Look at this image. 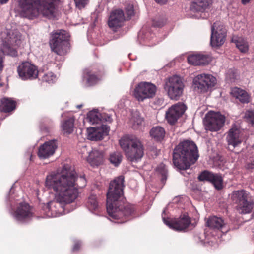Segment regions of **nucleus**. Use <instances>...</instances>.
Returning a JSON list of instances; mask_svg holds the SVG:
<instances>
[{
    "label": "nucleus",
    "instance_id": "f257e3e1",
    "mask_svg": "<svg viewBox=\"0 0 254 254\" xmlns=\"http://www.w3.org/2000/svg\"><path fill=\"white\" fill-rule=\"evenodd\" d=\"M74 169L68 164L61 170L52 172L46 176L45 186L55 192V201L61 205L74 202L79 195V186Z\"/></svg>",
    "mask_w": 254,
    "mask_h": 254
},
{
    "label": "nucleus",
    "instance_id": "f03ea898",
    "mask_svg": "<svg viewBox=\"0 0 254 254\" xmlns=\"http://www.w3.org/2000/svg\"><path fill=\"white\" fill-rule=\"evenodd\" d=\"M124 177L120 176L110 183L107 194V211L109 215L118 223L127 222L134 217V205L121 200L123 194Z\"/></svg>",
    "mask_w": 254,
    "mask_h": 254
},
{
    "label": "nucleus",
    "instance_id": "7ed1b4c3",
    "mask_svg": "<svg viewBox=\"0 0 254 254\" xmlns=\"http://www.w3.org/2000/svg\"><path fill=\"white\" fill-rule=\"evenodd\" d=\"M58 0H20L23 15L32 19L39 13L49 18L56 16L55 2Z\"/></svg>",
    "mask_w": 254,
    "mask_h": 254
},
{
    "label": "nucleus",
    "instance_id": "20e7f679",
    "mask_svg": "<svg viewBox=\"0 0 254 254\" xmlns=\"http://www.w3.org/2000/svg\"><path fill=\"white\" fill-rule=\"evenodd\" d=\"M199 157L196 144H178L173 153L174 165L180 170H186L194 164Z\"/></svg>",
    "mask_w": 254,
    "mask_h": 254
},
{
    "label": "nucleus",
    "instance_id": "39448f33",
    "mask_svg": "<svg viewBox=\"0 0 254 254\" xmlns=\"http://www.w3.org/2000/svg\"><path fill=\"white\" fill-rule=\"evenodd\" d=\"M231 198L240 213L246 214L252 212L254 206V198L249 191L244 189L234 191Z\"/></svg>",
    "mask_w": 254,
    "mask_h": 254
},
{
    "label": "nucleus",
    "instance_id": "423d86ee",
    "mask_svg": "<svg viewBox=\"0 0 254 254\" xmlns=\"http://www.w3.org/2000/svg\"><path fill=\"white\" fill-rule=\"evenodd\" d=\"M1 39L5 53L12 57L17 56V52L14 47L20 44L21 35L19 32L16 29L7 28L1 34Z\"/></svg>",
    "mask_w": 254,
    "mask_h": 254
},
{
    "label": "nucleus",
    "instance_id": "0eeeda50",
    "mask_svg": "<svg viewBox=\"0 0 254 254\" xmlns=\"http://www.w3.org/2000/svg\"><path fill=\"white\" fill-rule=\"evenodd\" d=\"M68 33L64 30H60L54 33L50 41L51 48L58 55H63L67 52L68 43L67 41Z\"/></svg>",
    "mask_w": 254,
    "mask_h": 254
},
{
    "label": "nucleus",
    "instance_id": "6e6552de",
    "mask_svg": "<svg viewBox=\"0 0 254 254\" xmlns=\"http://www.w3.org/2000/svg\"><path fill=\"white\" fill-rule=\"evenodd\" d=\"M184 84L181 78L174 75L166 79L164 89L172 100H178L182 95Z\"/></svg>",
    "mask_w": 254,
    "mask_h": 254
},
{
    "label": "nucleus",
    "instance_id": "1a4fd4ad",
    "mask_svg": "<svg viewBox=\"0 0 254 254\" xmlns=\"http://www.w3.org/2000/svg\"><path fill=\"white\" fill-rule=\"evenodd\" d=\"M123 150L126 157L131 162H137L144 155L142 144H119Z\"/></svg>",
    "mask_w": 254,
    "mask_h": 254
},
{
    "label": "nucleus",
    "instance_id": "9d476101",
    "mask_svg": "<svg viewBox=\"0 0 254 254\" xmlns=\"http://www.w3.org/2000/svg\"><path fill=\"white\" fill-rule=\"evenodd\" d=\"M225 117L218 112H209L206 115L204 124L205 129L211 131H217L223 126Z\"/></svg>",
    "mask_w": 254,
    "mask_h": 254
},
{
    "label": "nucleus",
    "instance_id": "9b49d317",
    "mask_svg": "<svg viewBox=\"0 0 254 254\" xmlns=\"http://www.w3.org/2000/svg\"><path fill=\"white\" fill-rule=\"evenodd\" d=\"M156 91V86L149 82H141L135 88L134 95L138 101L153 97Z\"/></svg>",
    "mask_w": 254,
    "mask_h": 254
},
{
    "label": "nucleus",
    "instance_id": "f8f14e48",
    "mask_svg": "<svg viewBox=\"0 0 254 254\" xmlns=\"http://www.w3.org/2000/svg\"><path fill=\"white\" fill-rule=\"evenodd\" d=\"M193 82L195 90L198 92H205L215 85L216 78L210 74H199L194 77Z\"/></svg>",
    "mask_w": 254,
    "mask_h": 254
},
{
    "label": "nucleus",
    "instance_id": "ddd939ff",
    "mask_svg": "<svg viewBox=\"0 0 254 254\" xmlns=\"http://www.w3.org/2000/svg\"><path fill=\"white\" fill-rule=\"evenodd\" d=\"M163 219L165 224L170 228L179 231L185 230L188 228L191 223L190 218L187 214H184L178 218H175L170 220L165 218H163Z\"/></svg>",
    "mask_w": 254,
    "mask_h": 254
},
{
    "label": "nucleus",
    "instance_id": "4468645a",
    "mask_svg": "<svg viewBox=\"0 0 254 254\" xmlns=\"http://www.w3.org/2000/svg\"><path fill=\"white\" fill-rule=\"evenodd\" d=\"M226 30L219 22H215L211 28V44L212 46H221L225 42Z\"/></svg>",
    "mask_w": 254,
    "mask_h": 254
},
{
    "label": "nucleus",
    "instance_id": "2eb2a0df",
    "mask_svg": "<svg viewBox=\"0 0 254 254\" xmlns=\"http://www.w3.org/2000/svg\"><path fill=\"white\" fill-rule=\"evenodd\" d=\"M17 72L19 77L23 80L35 79L38 76L36 66L28 62L22 63L18 66Z\"/></svg>",
    "mask_w": 254,
    "mask_h": 254
},
{
    "label": "nucleus",
    "instance_id": "dca6fc26",
    "mask_svg": "<svg viewBox=\"0 0 254 254\" xmlns=\"http://www.w3.org/2000/svg\"><path fill=\"white\" fill-rule=\"evenodd\" d=\"M186 109V106L181 102L172 106L166 112V119L168 122L170 124H175L178 118L184 113Z\"/></svg>",
    "mask_w": 254,
    "mask_h": 254
},
{
    "label": "nucleus",
    "instance_id": "f3484780",
    "mask_svg": "<svg viewBox=\"0 0 254 254\" xmlns=\"http://www.w3.org/2000/svg\"><path fill=\"white\" fill-rule=\"evenodd\" d=\"M200 181H208L211 182L218 190L223 188L222 177L218 174H214L212 172L205 170L202 171L198 177Z\"/></svg>",
    "mask_w": 254,
    "mask_h": 254
},
{
    "label": "nucleus",
    "instance_id": "a211bd4d",
    "mask_svg": "<svg viewBox=\"0 0 254 254\" xmlns=\"http://www.w3.org/2000/svg\"><path fill=\"white\" fill-rule=\"evenodd\" d=\"M109 127L102 125L100 127H91L87 129V138L92 141L101 140L103 136L107 135L109 131Z\"/></svg>",
    "mask_w": 254,
    "mask_h": 254
},
{
    "label": "nucleus",
    "instance_id": "6ab92c4d",
    "mask_svg": "<svg viewBox=\"0 0 254 254\" xmlns=\"http://www.w3.org/2000/svg\"><path fill=\"white\" fill-rule=\"evenodd\" d=\"M124 12L121 9L113 10L110 14L108 19V25L114 31L122 27L125 21Z\"/></svg>",
    "mask_w": 254,
    "mask_h": 254
},
{
    "label": "nucleus",
    "instance_id": "aec40b11",
    "mask_svg": "<svg viewBox=\"0 0 254 254\" xmlns=\"http://www.w3.org/2000/svg\"><path fill=\"white\" fill-rule=\"evenodd\" d=\"M15 218L19 221H23L33 216L30 205L27 203H20L14 213Z\"/></svg>",
    "mask_w": 254,
    "mask_h": 254
},
{
    "label": "nucleus",
    "instance_id": "412c9836",
    "mask_svg": "<svg viewBox=\"0 0 254 254\" xmlns=\"http://www.w3.org/2000/svg\"><path fill=\"white\" fill-rule=\"evenodd\" d=\"M211 57L206 54H196L190 55L188 57V61L194 65H204L211 61Z\"/></svg>",
    "mask_w": 254,
    "mask_h": 254
},
{
    "label": "nucleus",
    "instance_id": "4be33fe9",
    "mask_svg": "<svg viewBox=\"0 0 254 254\" xmlns=\"http://www.w3.org/2000/svg\"><path fill=\"white\" fill-rule=\"evenodd\" d=\"M89 154L87 161L93 166H98L102 164L103 159V153L98 150L92 149L91 151H87Z\"/></svg>",
    "mask_w": 254,
    "mask_h": 254
},
{
    "label": "nucleus",
    "instance_id": "5701e85b",
    "mask_svg": "<svg viewBox=\"0 0 254 254\" xmlns=\"http://www.w3.org/2000/svg\"><path fill=\"white\" fill-rule=\"evenodd\" d=\"M56 144H42L39 147L38 155L40 158H46L52 155L56 148Z\"/></svg>",
    "mask_w": 254,
    "mask_h": 254
},
{
    "label": "nucleus",
    "instance_id": "b1692460",
    "mask_svg": "<svg viewBox=\"0 0 254 254\" xmlns=\"http://www.w3.org/2000/svg\"><path fill=\"white\" fill-rule=\"evenodd\" d=\"M212 3V0H195L190 6V10L193 12H203Z\"/></svg>",
    "mask_w": 254,
    "mask_h": 254
},
{
    "label": "nucleus",
    "instance_id": "393cba45",
    "mask_svg": "<svg viewBox=\"0 0 254 254\" xmlns=\"http://www.w3.org/2000/svg\"><path fill=\"white\" fill-rule=\"evenodd\" d=\"M231 94L243 103H247L249 102V96L244 90L238 87H235L231 90Z\"/></svg>",
    "mask_w": 254,
    "mask_h": 254
},
{
    "label": "nucleus",
    "instance_id": "a878e982",
    "mask_svg": "<svg viewBox=\"0 0 254 254\" xmlns=\"http://www.w3.org/2000/svg\"><path fill=\"white\" fill-rule=\"evenodd\" d=\"M240 130L236 127H233L228 132L227 140L228 143H241L239 139Z\"/></svg>",
    "mask_w": 254,
    "mask_h": 254
},
{
    "label": "nucleus",
    "instance_id": "bb28decb",
    "mask_svg": "<svg viewBox=\"0 0 254 254\" xmlns=\"http://www.w3.org/2000/svg\"><path fill=\"white\" fill-rule=\"evenodd\" d=\"M15 102L11 99L4 98L1 99L0 109L4 112H9L15 108Z\"/></svg>",
    "mask_w": 254,
    "mask_h": 254
},
{
    "label": "nucleus",
    "instance_id": "cd10ccee",
    "mask_svg": "<svg viewBox=\"0 0 254 254\" xmlns=\"http://www.w3.org/2000/svg\"><path fill=\"white\" fill-rule=\"evenodd\" d=\"M225 225L224 220L220 217L212 216L207 221V226L212 229H220Z\"/></svg>",
    "mask_w": 254,
    "mask_h": 254
},
{
    "label": "nucleus",
    "instance_id": "c85d7f7f",
    "mask_svg": "<svg viewBox=\"0 0 254 254\" xmlns=\"http://www.w3.org/2000/svg\"><path fill=\"white\" fill-rule=\"evenodd\" d=\"M165 130L161 127H153L150 131L151 136L156 141H161L165 135Z\"/></svg>",
    "mask_w": 254,
    "mask_h": 254
},
{
    "label": "nucleus",
    "instance_id": "c756f323",
    "mask_svg": "<svg viewBox=\"0 0 254 254\" xmlns=\"http://www.w3.org/2000/svg\"><path fill=\"white\" fill-rule=\"evenodd\" d=\"M101 115L98 110L95 109L89 112L88 119L92 124H99L102 122Z\"/></svg>",
    "mask_w": 254,
    "mask_h": 254
},
{
    "label": "nucleus",
    "instance_id": "7c9ffc66",
    "mask_svg": "<svg viewBox=\"0 0 254 254\" xmlns=\"http://www.w3.org/2000/svg\"><path fill=\"white\" fill-rule=\"evenodd\" d=\"M123 156L120 152H114L110 155L109 160L111 163L117 167L121 163Z\"/></svg>",
    "mask_w": 254,
    "mask_h": 254
},
{
    "label": "nucleus",
    "instance_id": "2f4dec72",
    "mask_svg": "<svg viewBox=\"0 0 254 254\" xmlns=\"http://www.w3.org/2000/svg\"><path fill=\"white\" fill-rule=\"evenodd\" d=\"M86 205L89 210L91 211L96 210L97 209L98 203L97 201L96 195H91L88 197Z\"/></svg>",
    "mask_w": 254,
    "mask_h": 254
},
{
    "label": "nucleus",
    "instance_id": "473e14b6",
    "mask_svg": "<svg viewBox=\"0 0 254 254\" xmlns=\"http://www.w3.org/2000/svg\"><path fill=\"white\" fill-rule=\"evenodd\" d=\"M141 141L134 135H125L119 140V143H141Z\"/></svg>",
    "mask_w": 254,
    "mask_h": 254
},
{
    "label": "nucleus",
    "instance_id": "72a5a7b5",
    "mask_svg": "<svg viewBox=\"0 0 254 254\" xmlns=\"http://www.w3.org/2000/svg\"><path fill=\"white\" fill-rule=\"evenodd\" d=\"M236 47L239 50L243 53L246 52L248 50V44L247 42L242 38H239L235 41Z\"/></svg>",
    "mask_w": 254,
    "mask_h": 254
},
{
    "label": "nucleus",
    "instance_id": "f704fd0d",
    "mask_svg": "<svg viewBox=\"0 0 254 254\" xmlns=\"http://www.w3.org/2000/svg\"><path fill=\"white\" fill-rule=\"evenodd\" d=\"M74 121L72 119H68L63 123L62 128L64 132L71 133L73 129Z\"/></svg>",
    "mask_w": 254,
    "mask_h": 254
},
{
    "label": "nucleus",
    "instance_id": "c9c22d12",
    "mask_svg": "<svg viewBox=\"0 0 254 254\" xmlns=\"http://www.w3.org/2000/svg\"><path fill=\"white\" fill-rule=\"evenodd\" d=\"M156 171L162 176L161 182L165 183L167 179V170L163 163L160 164L156 168Z\"/></svg>",
    "mask_w": 254,
    "mask_h": 254
},
{
    "label": "nucleus",
    "instance_id": "e433bc0d",
    "mask_svg": "<svg viewBox=\"0 0 254 254\" xmlns=\"http://www.w3.org/2000/svg\"><path fill=\"white\" fill-rule=\"evenodd\" d=\"M245 119L252 125L254 124V110H248L244 116Z\"/></svg>",
    "mask_w": 254,
    "mask_h": 254
},
{
    "label": "nucleus",
    "instance_id": "4c0bfd02",
    "mask_svg": "<svg viewBox=\"0 0 254 254\" xmlns=\"http://www.w3.org/2000/svg\"><path fill=\"white\" fill-rule=\"evenodd\" d=\"M131 121L134 123V124L139 125L142 124L143 122V118L140 117L138 112H135L132 114Z\"/></svg>",
    "mask_w": 254,
    "mask_h": 254
},
{
    "label": "nucleus",
    "instance_id": "58836bf2",
    "mask_svg": "<svg viewBox=\"0 0 254 254\" xmlns=\"http://www.w3.org/2000/svg\"><path fill=\"white\" fill-rule=\"evenodd\" d=\"M43 80L49 83H52L56 80V76L53 73L49 72L43 76Z\"/></svg>",
    "mask_w": 254,
    "mask_h": 254
},
{
    "label": "nucleus",
    "instance_id": "ea45409f",
    "mask_svg": "<svg viewBox=\"0 0 254 254\" xmlns=\"http://www.w3.org/2000/svg\"><path fill=\"white\" fill-rule=\"evenodd\" d=\"M100 80V78H98L94 74L88 75L87 79V83L89 86H91L96 84Z\"/></svg>",
    "mask_w": 254,
    "mask_h": 254
},
{
    "label": "nucleus",
    "instance_id": "a19ab883",
    "mask_svg": "<svg viewBox=\"0 0 254 254\" xmlns=\"http://www.w3.org/2000/svg\"><path fill=\"white\" fill-rule=\"evenodd\" d=\"M236 72L234 69H229L227 73V78L231 82L234 81L236 78Z\"/></svg>",
    "mask_w": 254,
    "mask_h": 254
},
{
    "label": "nucleus",
    "instance_id": "79ce46f5",
    "mask_svg": "<svg viewBox=\"0 0 254 254\" xmlns=\"http://www.w3.org/2000/svg\"><path fill=\"white\" fill-rule=\"evenodd\" d=\"M76 7L79 9L84 8L88 3L89 0H74Z\"/></svg>",
    "mask_w": 254,
    "mask_h": 254
},
{
    "label": "nucleus",
    "instance_id": "37998d69",
    "mask_svg": "<svg viewBox=\"0 0 254 254\" xmlns=\"http://www.w3.org/2000/svg\"><path fill=\"white\" fill-rule=\"evenodd\" d=\"M4 53L5 52L4 49L0 48V73L2 70L3 67V63Z\"/></svg>",
    "mask_w": 254,
    "mask_h": 254
},
{
    "label": "nucleus",
    "instance_id": "c03bdc74",
    "mask_svg": "<svg viewBox=\"0 0 254 254\" xmlns=\"http://www.w3.org/2000/svg\"><path fill=\"white\" fill-rule=\"evenodd\" d=\"M126 13L128 17H131L134 14V10L133 7L132 5L129 4L126 8Z\"/></svg>",
    "mask_w": 254,
    "mask_h": 254
},
{
    "label": "nucleus",
    "instance_id": "a18cd8bd",
    "mask_svg": "<svg viewBox=\"0 0 254 254\" xmlns=\"http://www.w3.org/2000/svg\"><path fill=\"white\" fill-rule=\"evenodd\" d=\"M101 119H102V122H107L109 123H111L112 121V119L111 117L105 113L102 114L101 115Z\"/></svg>",
    "mask_w": 254,
    "mask_h": 254
},
{
    "label": "nucleus",
    "instance_id": "49530a36",
    "mask_svg": "<svg viewBox=\"0 0 254 254\" xmlns=\"http://www.w3.org/2000/svg\"><path fill=\"white\" fill-rule=\"evenodd\" d=\"M80 247L81 245L79 242L75 243L73 247V251L75 252L78 251L80 249Z\"/></svg>",
    "mask_w": 254,
    "mask_h": 254
},
{
    "label": "nucleus",
    "instance_id": "de8ad7c7",
    "mask_svg": "<svg viewBox=\"0 0 254 254\" xmlns=\"http://www.w3.org/2000/svg\"><path fill=\"white\" fill-rule=\"evenodd\" d=\"M247 168L248 169H254V160L247 164Z\"/></svg>",
    "mask_w": 254,
    "mask_h": 254
},
{
    "label": "nucleus",
    "instance_id": "09e8293b",
    "mask_svg": "<svg viewBox=\"0 0 254 254\" xmlns=\"http://www.w3.org/2000/svg\"><path fill=\"white\" fill-rule=\"evenodd\" d=\"M180 143H194V141L190 139H184L183 141H180Z\"/></svg>",
    "mask_w": 254,
    "mask_h": 254
},
{
    "label": "nucleus",
    "instance_id": "8fccbe9b",
    "mask_svg": "<svg viewBox=\"0 0 254 254\" xmlns=\"http://www.w3.org/2000/svg\"><path fill=\"white\" fill-rule=\"evenodd\" d=\"M156 2L159 4H164L168 0H155Z\"/></svg>",
    "mask_w": 254,
    "mask_h": 254
},
{
    "label": "nucleus",
    "instance_id": "3c124183",
    "mask_svg": "<svg viewBox=\"0 0 254 254\" xmlns=\"http://www.w3.org/2000/svg\"><path fill=\"white\" fill-rule=\"evenodd\" d=\"M239 144H235V143H234V144H228V146H231L233 148L232 149H233L235 147H236L237 146H238ZM228 148H229V149L230 150H232L230 147L229 146H228Z\"/></svg>",
    "mask_w": 254,
    "mask_h": 254
},
{
    "label": "nucleus",
    "instance_id": "603ef678",
    "mask_svg": "<svg viewBox=\"0 0 254 254\" xmlns=\"http://www.w3.org/2000/svg\"><path fill=\"white\" fill-rule=\"evenodd\" d=\"M251 0H241L242 3L245 5L249 3L251 1Z\"/></svg>",
    "mask_w": 254,
    "mask_h": 254
},
{
    "label": "nucleus",
    "instance_id": "864d4df0",
    "mask_svg": "<svg viewBox=\"0 0 254 254\" xmlns=\"http://www.w3.org/2000/svg\"><path fill=\"white\" fill-rule=\"evenodd\" d=\"M9 0H0V3L2 4H5Z\"/></svg>",
    "mask_w": 254,
    "mask_h": 254
},
{
    "label": "nucleus",
    "instance_id": "5fc2aeb1",
    "mask_svg": "<svg viewBox=\"0 0 254 254\" xmlns=\"http://www.w3.org/2000/svg\"><path fill=\"white\" fill-rule=\"evenodd\" d=\"M80 179L83 181V186H85V184H86V180L85 179V178L84 177H80Z\"/></svg>",
    "mask_w": 254,
    "mask_h": 254
},
{
    "label": "nucleus",
    "instance_id": "6e6d98bb",
    "mask_svg": "<svg viewBox=\"0 0 254 254\" xmlns=\"http://www.w3.org/2000/svg\"><path fill=\"white\" fill-rule=\"evenodd\" d=\"M81 107H82V105H78V106H77V108H81Z\"/></svg>",
    "mask_w": 254,
    "mask_h": 254
},
{
    "label": "nucleus",
    "instance_id": "4d7b16f0",
    "mask_svg": "<svg viewBox=\"0 0 254 254\" xmlns=\"http://www.w3.org/2000/svg\"><path fill=\"white\" fill-rule=\"evenodd\" d=\"M54 203V202H51L50 205H53Z\"/></svg>",
    "mask_w": 254,
    "mask_h": 254
},
{
    "label": "nucleus",
    "instance_id": "13d9d810",
    "mask_svg": "<svg viewBox=\"0 0 254 254\" xmlns=\"http://www.w3.org/2000/svg\"><path fill=\"white\" fill-rule=\"evenodd\" d=\"M86 147H87V146L86 145L84 146V148H86Z\"/></svg>",
    "mask_w": 254,
    "mask_h": 254
},
{
    "label": "nucleus",
    "instance_id": "bf43d9fd",
    "mask_svg": "<svg viewBox=\"0 0 254 254\" xmlns=\"http://www.w3.org/2000/svg\"><path fill=\"white\" fill-rule=\"evenodd\" d=\"M45 143H49V142H47V141H46L45 142Z\"/></svg>",
    "mask_w": 254,
    "mask_h": 254
}]
</instances>
